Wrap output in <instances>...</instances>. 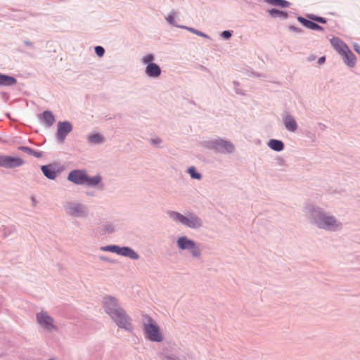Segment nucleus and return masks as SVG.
I'll use <instances>...</instances> for the list:
<instances>
[{"instance_id": "11", "label": "nucleus", "mask_w": 360, "mask_h": 360, "mask_svg": "<svg viewBox=\"0 0 360 360\" xmlns=\"http://www.w3.org/2000/svg\"><path fill=\"white\" fill-rule=\"evenodd\" d=\"M24 160L19 157L0 155V167L12 169L22 166Z\"/></svg>"}, {"instance_id": "15", "label": "nucleus", "mask_w": 360, "mask_h": 360, "mask_svg": "<svg viewBox=\"0 0 360 360\" xmlns=\"http://www.w3.org/2000/svg\"><path fill=\"white\" fill-rule=\"evenodd\" d=\"M161 68L156 63H149L145 68L146 75L150 78H158L161 75Z\"/></svg>"}, {"instance_id": "34", "label": "nucleus", "mask_w": 360, "mask_h": 360, "mask_svg": "<svg viewBox=\"0 0 360 360\" xmlns=\"http://www.w3.org/2000/svg\"><path fill=\"white\" fill-rule=\"evenodd\" d=\"M18 150H20L27 154L31 155H32V153H33V150L27 146H19Z\"/></svg>"}, {"instance_id": "26", "label": "nucleus", "mask_w": 360, "mask_h": 360, "mask_svg": "<svg viewBox=\"0 0 360 360\" xmlns=\"http://www.w3.org/2000/svg\"><path fill=\"white\" fill-rule=\"evenodd\" d=\"M16 229L14 225L2 226L0 228V232L2 233L3 236L6 238L15 231Z\"/></svg>"}, {"instance_id": "13", "label": "nucleus", "mask_w": 360, "mask_h": 360, "mask_svg": "<svg viewBox=\"0 0 360 360\" xmlns=\"http://www.w3.org/2000/svg\"><path fill=\"white\" fill-rule=\"evenodd\" d=\"M86 174L84 169H74L68 174V180L76 185H84Z\"/></svg>"}, {"instance_id": "3", "label": "nucleus", "mask_w": 360, "mask_h": 360, "mask_svg": "<svg viewBox=\"0 0 360 360\" xmlns=\"http://www.w3.org/2000/svg\"><path fill=\"white\" fill-rule=\"evenodd\" d=\"M200 146L207 150L223 155L232 154L236 150L235 145L231 141L218 136L201 141Z\"/></svg>"}, {"instance_id": "5", "label": "nucleus", "mask_w": 360, "mask_h": 360, "mask_svg": "<svg viewBox=\"0 0 360 360\" xmlns=\"http://www.w3.org/2000/svg\"><path fill=\"white\" fill-rule=\"evenodd\" d=\"M176 245L179 252L188 253L189 256L194 259H200L202 257V253L200 245L186 236H179L176 240Z\"/></svg>"}, {"instance_id": "40", "label": "nucleus", "mask_w": 360, "mask_h": 360, "mask_svg": "<svg viewBox=\"0 0 360 360\" xmlns=\"http://www.w3.org/2000/svg\"><path fill=\"white\" fill-rule=\"evenodd\" d=\"M233 84L235 86V89H236V92L238 94H243V93L242 91H240L238 86H239V83L238 82H233Z\"/></svg>"}, {"instance_id": "28", "label": "nucleus", "mask_w": 360, "mask_h": 360, "mask_svg": "<svg viewBox=\"0 0 360 360\" xmlns=\"http://www.w3.org/2000/svg\"><path fill=\"white\" fill-rule=\"evenodd\" d=\"M187 172L189 174L191 179H196V180L202 179V174L197 171V169L195 167L191 166V167H188Z\"/></svg>"}, {"instance_id": "41", "label": "nucleus", "mask_w": 360, "mask_h": 360, "mask_svg": "<svg viewBox=\"0 0 360 360\" xmlns=\"http://www.w3.org/2000/svg\"><path fill=\"white\" fill-rule=\"evenodd\" d=\"M167 360H179V357L176 355L171 354L166 356Z\"/></svg>"}, {"instance_id": "31", "label": "nucleus", "mask_w": 360, "mask_h": 360, "mask_svg": "<svg viewBox=\"0 0 360 360\" xmlns=\"http://www.w3.org/2000/svg\"><path fill=\"white\" fill-rule=\"evenodd\" d=\"M153 60H154L153 54L149 53V54H147V55L144 56L143 57H142V58L141 59V62L143 65H148L149 63H153Z\"/></svg>"}, {"instance_id": "12", "label": "nucleus", "mask_w": 360, "mask_h": 360, "mask_svg": "<svg viewBox=\"0 0 360 360\" xmlns=\"http://www.w3.org/2000/svg\"><path fill=\"white\" fill-rule=\"evenodd\" d=\"M72 130V125L69 121L58 122L57 124L56 138L59 142H63Z\"/></svg>"}, {"instance_id": "46", "label": "nucleus", "mask_w": 360, "mask_h": 360, "mask_svg": "<svg viewBox=\"0 0 360 360\" xmlns=\"http://www.w3.org/2000/svg\"><path fill=\"white\" fill-rule=\"evenodd\" d=\"M30 200H31V201H32V206H33V207H35V206L37 205V200H36L35 197H34V196H33V195H32V196L30 197Z\"/></svg>"}, {"instance_id": "32", "label": "nucleus", "mask_w": 360, "mask_h": 360, "mask_svg": "<svg viewBox=\"0 0 360 360\" xmlns=\"http://www.w3.org/2000/svg\"><path fill=\"white\" fill-rule=\"evenodd\" d=\"M176 15L175 13L169 14L168 16L166 17V20L169 24L174 27H179L180 25L176 24Z\"/></svg>"}, {"instance_id": "23", "label": "nucleus", "mask_w": 360, "mask_h": 360, "mask_svg": "<svg viewBox=\"0 0 360 360\" xmlns=\"http://www.w3.org/2000/svg\"><path fill=\"white\" fill-rule=\"evenodd\" d=\"M17 80L15 77L2 75L0 73V85L1 86H13L15 84Z\"/></svg>"}, {"instance_id": "51", "label": "nucleus", "mask_w": 360, "mask_h": 360, "mask_svg": "<svg viewBox=\"0 0 360 360\" xmlns=\"http://www.w3.org/2000/svg\"><path fill=\"white\" fill-rule=\"evenodd\" d=\"M49 360H56V359H49Z\"/></svg>"}, {"instance_id": "25", "label": "nucleus", "mask_w": 360, "mask_h": 360, "mask_svg": "<svg viewBox=\"0 0 360 360\" xmlns=\"http://www.w3.org/2000/svg\"><path fill=\"white\" fill-rule=\"evenodd\" d=\"M269 14L273 18H281L282 19H287L288 14L285 11H280L277 8H272L268 11Z\"/></svg>"}, {"instance_id": "10", "label": "nucleus", "mask_w": 360, "mask_h": 360, "mask_svg": "<svg viewBox=\"0 0 360 360\" xmlns=\"http://www.w3.org/2000/svg\"><path fill=\"white\" fill-rule=\"evenodd\" d=\"M102 304L105 312L109 316H111L115 312L119 311L122 309V306L118 302V300L111 295H106L103 297Z\"/></svg>"}, {"instance_id": "48", "label": "nucleus", "mask_w": 360, "mask_h": 360, "mask_svg": "<svg viewBox=\"0 0 360 360\" xmlns=\"http://www.w3.org/2000/svg\"><path fill=\"white\" fill-rule=\"evenodd\" d=\"M99 259L103 262H109V259L104 256L100 257Z\"/></svg>"}, {"instance_id": "4", "label": "nucleus", "mask_w": 360, "mask_h": 360, "mask_svg": "<svg viewBox=\"0 0 360 360\" xmlns=\"http://www.w3.org/2000/svg\"><path fill=\"white\" fill-rule=\"evenodd\" d=\"M143 332L144 338L151 342H161L164 335L157 321L148 315L143 316Z\"/></svg>"}, {"instance_id": "18", "label": "nucleus", "mask_w": 360, "mask_h": 360, "mask_svg": "<svg viewBox=\"0 0 360 360\" xmlns=\"http://www.w3.org/2000/svg\"><path fill=\"white\" fill-rule=\"evenodd\" d=\"M39 118L43 122L44 124L46 127H51L55 122V117L52 112L49 110H45L39 115Z\"/></svg>"}, {"instance_id": "17", "label": "nucleus", "mask_w": 360, "mask_h": 360, "mask_svg": "<svg viewBox=\"0 0 360 360\" xmlns=\"http://www.w3.org/2000/svg\"><path fill=\"white\" fill-rule=\"evenodd\" d=\"M102 176L100 174H96L93 176H89L86 174V182L84 185L89 186L90 187H96L102 188Z\"/></svg>"}, {"instance_id": "35", "label": "nucleus", "mask_w": 360, "mask_h": 360, "mask_svg": "<svg viewBox=\"0 0 360 360\" xmlns=\"http://www.w3.org/2000/svg\"><path fill=\"white\" fill-rule=\"evenodd\" d=\"M288 29L290 31L296 32L297 34H302L303 32V30L300 27H295L294 25L289 26Z\"/></svg>"}, {"instance_id": "1", "label": "nucleus", "mask_w": 360, "mask_h": 360, "mask_svg": "<svg viewBox=\"0 0 360 360\" xmlns=\"http://www.w3.org/2000/svg\"><path fill=\"white\" fill-rule=\"evenodd\" d=\"M303 212L309 223L319 229L328 232H339L343 229V224L340 219L319 206L306 203Z\"/></svg>"}, {"instance_id": "37", "label": "nucleus", "mask_w": 360, "mask_h": 360, "mask_svg": "<svg viewBox=\"0 0 360 360\" xmlns=\"http://www.w3.org/2000/svg\"><path fill=\"white\" fill-rule=\"evenodd\" d=\"M231 32L229 30H224L221 33V37L225 39H229L231 37Z\"/></svg>"}, {"instance_id": "24", "label": "nucleus", "mask_w": 360, "mask_h": 360, "mask_svg": "<svg viewBox=\"0 0 360 360\" xmlns=\"http://www.w3.org/2000/svg\"><path fill=\"white\" fill-rule=\"evenodd\" d=\"M264 2L271 6H278L281 8H288L290 3L286 0H264Z\"/></svg>"}, {"instance_id": "33", "label": "nucleus", "mask_w": 360, "mask_h": 360, "mask_svg": "<svg viewBox=\"0 0 360 360\" xmlns=\"http://www.w3.org/2000/svg\"><path fill=\"white\" fill-rule=\"evenodd\" d=\"M95 53L98 57H102L105 53V49L101 46H97L95 47Z\"/></svg>"}, {"instance_id": "39", "label": "nucleus", "mask_w": 360, "mask_h": 360, "mask_svg": "<svg viewBox=\"0 0 360 360\" xmlns=\"http://www.w3.org/2000/svg\"><path fill=\"white\" fill-rule=\"evenodd\" d=\"M197 36H199V37H203L205 39H210V37L207 34H205L201 31H199V30L198 31Z\"/></svg>"}, {"instance_id": "30", "label": "nucleus", "mask_w": 360, "mask_h": 360, "mask_svg": "<svg viewBox=\"0 0 360 360\" xmlns=\"http://www.w3.org/2000/svg\"><path fill=\"white\" fill-rule=\"evenodd\" d=\"M103 229L108 233H112L115 231V226L110 222H106L103 225Z\"/></svg>"}, {"instance_id": "36", "label": "nucleus", "mask_w": 360, "mask_h": 360, "mask_svg": "<svg viewBox=\"0 0 360 360\" xmlns=\"http://www.w3.org/2000/svg\"><path fill=\"white\" fill-rule=\"evenodd\" d=\"M179 28L186 30L189 31L190 32H191L193 34H195L196 35H197V33H198V30H196L195 28L187 27V26H185V25L179 26Z\"/></svg>"}, {"instance_id": "14", "label": "nucleus", "mask_w": 360, "mask_h": 360, "mask_svg": "<svg viewBox=\"0 0 360 360\" xmlns=\"http://www.w3.org/2000/svg\"><path fill=\"white\" fill-rule=\"evenodd\" d=\"M282 120L285 129L289 132H295L297 130L298 125L292 115L289 112L285 111L282 114Z\"/></svg>"}, {"instance_id": "38", "label": "nucleus", "mask_w": 360, "mask_h": 360, "mask_svg": "<svg viewBox=\"0 0 360 360\" xmlns=\"http://www.w3.org/2000/svg\"><path fill=\"white\" fill-rule=\"evenodd\" d=\"M150 143L153 145H159L162 143V141H161V139H160L158 138H155V139H150Z\"/></svg>"}, {"instance_id": "29", "label": "nucleus", "mask_w": 360, "mask_h": 360, "mask_svg": "<svg viewBox=\"0 0 360 360\" xmlns=\"http://www.w3.org/2000/svg\"><path fill=\"white\" fill-rule=\"evenodd\" d=\"M307 16L309 19L314 20L315 22H320V23L324 24V23H326V22H327L326 18L317 16L314 14H308Z\"/></svg>"}, {"instance_id": "2", "label": "nucleus", "mask_w": 360, "mask_h": 360, "mask_svg": "<svg viewBox=\"0 0 360 360\" xmlns=\"http://www.w3.org/2000/svg\"><path fill=\"white\" fill-rule=\"evenodd\" d=\"M167 214L174 223L191 230H198L203 226V220L194 212H188L182 214L177 211H169Z\"/></svg>"}, {"instance_id": "42", "label": "nucleus", "mask_w": 360, "mask_h": 360, "mask_svg": "<svg viewBox=\"0 0 360 360\" xmlns=\"http://www.w3.org/2000/svg\"><path fill=\"white\" fill-rule=\"evenodd\" d=\"M313 30L323 31V28L317 23H315Z\"/></svg>"}, {"instance_id": "7", "label": "nucleus", "mask_w": 360, "mask_h": 360, "mask_svg": "<svg viewBox=\"0 0 360 360\" xmlns=\"http://www.w3.org/2000/svg\"><path fill=\"white\" fill-rule=\"evenodd\" d=\"M110 317L119 328L128 333L133 332L134 326L132 319L123 308Z\"/></svg>"}, {"instance_id": "50", "label": "nucleus", "mask_w": 360, "mask_h": 360, "mask_svg": "<svg viewBox=\"0 0 360 360\" xmlns=\"http://www.w3.org/2000/svg\"><path fill=\"white\" fill-rule=\"evenodd\" d=\"M309 61L312 60V57H310V58L308 59Z\"/></svg>"}, {"instance_id": "44", "label": "nucleus", "mask_w": 360, "mask_h": 360, "mask_svg": "<svg viewBox=\"0 0 360 360\" xmlns=\"http://www.w3.org/2000/svg\"><path fill=\"white\" fill-rule=\"evenodd\" d=\"M326 61V57L325 56H321V58H319L318 61H317V63L319 65H321L323 63H324Z\"/></svg>"}, {"instance_id": "22", "label": "nucleus", "mask_w": 360, "mask_h": 360, "mask_svg": "<svg viewBox=\"0 0 360 360\" xmlns=\"http://www.w3.org/2000/svg\"><path fill=\"white\" fill-rule=\"evenodd\" d=\"M267 146L273 150L281 152L284 149V143L281 140L270 139L267 143Z\"/></svg>"}, {"instance_id": "9", "label": "nucleus", "mask_w": 360, "mask_h": 360, "mask_svg": "<svg viewBox=\"0 0 360 360\" xmlns=\"http://www.w3.org/2000/svg\"><path fill=\"white\" fill-rule=\"evenodd\" d=\"M100 250L103 252L115 253L118 255L128 257L133 260H137L140 257L139 255L134 249L128 246L121 247L117 245H108L101 246Z\"/></svg>"}, {"instance_id": "19", "label": "nucleus", "mask_w": 360, "mask_h": 360, "mask_svg": "<svg viewBox=\"0 0 360 360\" xmlns=\"http://www.w3.org/2000/svg\"><path fill=\"white\" fill-rule=\"evenodd\" d=\"M87 141L91 145H101L105 142L103 135L100 133H92L86 136Z\"/></svg>"}, {"instance_id": "20", "label": "nucleus", "mask_w": 360, "mask_h": 360, "mask_svg": "<svg viewBox=\"0 0 360 360\" xmlns=\"http://www.w3.org/2000/svg\"><path fill=\"white\" fill-rule=\"evenodd\" d=\"M43 174L49 179L53 180L57 176V172L53 165H43L41 167Z\"/></svg>"}, {"instance_id": "43", "label": "nucleus", "mask_w": 360, "mask_h": 360, "mask_svg": "<svg viewBox=\"0 0 360 360\" xmlns=\"http://www.w3.org/2000/svg\"><path fill=\"white\" fill-rule=\"evenodd\" d=\"M32 155H33V156H34L36 158H41V153L33 150V153H32Z\"/></svg>"}, {"instance_id": "6", "label": "nucleus", "mask_w": 360, "mask_h": 360, "mask_svg": "<svg viewBox=\"0 0 360 360\" xmlns=\"http://www.w3.org/2000/svg\"><path fill=\"white\" fill-rule=\"evenodd\" d=\"M65 214L73 219H86L90 215L89 207L79 200H68L63 203Z\"/></svg>"}, {"instance_id": "8", "label": "nucleus", "mask_w": 360, "mask_h": 360, "mask_svg": "<svg viewBox=\"0 0 360 360\" xmlns=\"http://www.w3.org/2000/svg\"><path fill=\"white\" fill-rule=\"evenodd\" d=\"M36 321L45 333H52L58 330L53 318L46 311L42 310L36 314Z\"/></svg>"}, {"instance_id": "27", "label": "nucleus", "mask_w": 360, "mask_h": 360, "mask_svg": "<svg viewBox=\"0 0 360 360\" xmlns=\"http://www.w3.org/2000/svg\"><path fill=\"white\" fill-rule=\"evenodd\" d=\"M297 20L302 23V25L303 26H304L305 27H307V29H309V30H314V25H315V21L314 20H308V19H306L302 16H298L297 17Z\"/></svg>"}, {"instance_id": "49", "label": "nucleus", "mask_w": 360, "mask_h": 360, "mask_svg": "<svg viewBox=\"0 0 360 360\" xmlns=\"http://www.w3.org/2000/svg\"><path fill=\"white\" fill-rule=\"evenodd\" d=\"M309 61L312 60V57H310V58L308 59Z\"/></svg>"}, {"instance_id": "21", "label": "nucleus", "mask_w": 360, "mask_h": 360, "mask_svg": "<svg viewBox=\"0 0 360 360\" xmlns=\"http://www.w3.org/2000/svg\"><path fill=\"white\" fill-rule=\"evenodd\" d=\"M344 62L350 68H353L356 64V56L349 49L345 53H342Z\"/></svg>"}, {"instance_id": "47", "label": "nucleus", "mask_w": 360, "mask_h": 360, "mask_svg": "<svg viewBox=\"0 0 360 360\" xmlns=\"http://www.w3.org/2000/svg\"><path fill=\"white\" fill-rule=\"evenodd\" d=\"M354 50L360 55V46L359 44H354Z\"/></svg>"}, {"instance_id": "45", "label": "nucleus", "mask_w": 360, "mask_h": 360, "mask_svg": "<svg viewBox=\"0 0 360 360\" xmlns=\"http://www.w3.org/2000/svg\"><path fill=\"white\" fill-rule=\"evenodd\" d=\"M24 44H25L26 46H27L28 47L31 48V49L34 48V45H33V44H32L30 41H29V40H25V41H24Z\"/></svg>"}, {"instance_id": "16", "label": "nucleus", "mask_w": 360, "mask_h": 360, "mask_svg": "<svg viewBox=\"0 0 360 360\" xmlns=\"http://www.w3.org/2000/svg\"><path fill=\"white\" fill-rule=\"evenodd\" d=\"M330 43L333 48L340 54L345 53L349 49L347 45L338 37H333L330 39Z\"/></svg>"}]
</instances>
